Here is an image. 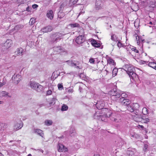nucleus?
<instances>
[{
    "instance_id": "f8f14e48",
    "label": "nucleus",
    "mask_w": 156,
    "mask_h": 156,
    "mask_svg": "<svg viewBox=\"0 0 156 156\" xmlns=\"http://www.w3.org/2000/svg\"><path fill=\"white\" fill-rule=\"evenodd\" d=\"M23 50L21 48H18L16 49L15 51V55H14L12 56L14 58L16 57L17 56L21 55L22 56L23 55Z\"/></svg>"
},
{
    "instance_id": "7ed1b4c3",
    "label": "nucleus",
    "mask_w": 156,
    "mask_h": 156,
    "mask_svg": "<svg viewBox=\"0 0 156 156\" xmlns=\"http://www.w3.org/2000/svg\"><path fill=\"white\" fill-rule=\"evenodd\" d=\"M121 91L119 90H111L109 92V94L111 95V99L116 100L121 96Z\"/></svg>"
},
{
    "instance_id": "0e129e2a",
    "label": "nucleus",
    "mask_w": 156,
    "mask_h": 156,
    "mask_svg": "<svg viewBox=\"0 0 156 156\" xmlns=\"http://www.w3.org/2000/svg\"><path fill=\"white\" fill-rule=\"evenodd\" d=\"M94 156H99L98 154H94Z\"/></svg>"
},
{
    "instance_id": "20e7f679",
    "label": "nucleus",
    "mask_w": 156,
    "mask_h": 156,
    "mask_svg": "<svg viewBox=\"0 0 156 156\" xmlns=\"http://www.w3.org/2000/svg\"><path fill=\"white\" fill-rule=\"evenodd\" d=\"M139 106L138 104L135 103L129 104L127 106V110L131 112H137L139 111Z\"/></svg>"
},
{
    "instance_id": "f3484780",
    "label": "nucleus",
    "mask_w": 156,
    "mask_h": 156,
    "mask_svg": "<svg viewBox=\"0 0 156 156\" xmlns=\"http://www.w3.org/2000/svg\"><path fill=\"white\" fill-rule=\"evenodd\" d=\"M103 111H105V115H104V117H109L110 119L112 113H113V112L111 111L106 108H104Z\"/></svg>"
},
{
    "instance_id": "de8ad7c7",
    "label": "nucleus",
    "mask_w": 156,
    "mask_h": 156,
    "mask_svg": "<svg viewBox=\"0 0 156 156\" xmlns=\"http://www.w3.org/2000/svg\"><path fill=\"white\" fill-rule=\"evenodd\" d=\"M5 83L6 82L5 81H3L2 82H0V88L5 85Z\"/></svg>"
},
{
    "instance_id": "b1692460",
    "label": "nucleus",
    "mask_w": 156,
    "mask_h": 156,
    "mask_svg": "<svg viewBox=\"0 0 156 156\" xmlns=\"http://www.w3.org/2000/svg\"><path fill=\"white\" fill-rule=\"evenodd\" d=\"M107 62L108 64L114 66L116 64L114 60L109 57L107 58Z\"/></svg>"
},
{
    "instance_id": "79ce46f5",
    "label": "nucleus",
    "mask_w": 156,
    "mask_h": 156,
    "mask_svg": "<svg viewBox=\"0 0 156 156\" xmlns=\"http://www.w3.org/2000/svg\"><path fill=\"white\" fill-rule=\"evenodd\" d=\"M117 42H118V43L117 44V45L119 48H120L121 47H123L124 46V44H122L119 41H117Z\"/></svg>"
},
{
    "instance_id": "338daca9",
    "label": "nucleus",
    "mask_w": 156,
    "mask_h": 156,
    "mask_svg": "<svg viewBox=\"0 0 156 156\" xmlns=\"http://www.w3.org/2000/svg\"><path fill=\"white\" fill-rule=\"evenodd\" d=\"M0 156H4L2 154L0 153Z\"/></svg>"
},
{
    "instance_id": "5701e85b",
    "label": "nucleus",
    "mask_w": 156,
    "mask_h": 156,
    "mask_svg": "<svg viewBox=\"0 0 156 156\" xmlns=\"http://www.w3.org/2000/svg\"><path fill=\"white\" fill-rule=\"evenodd\" d=\"M69 6V3L68 0H63L61 4L60 8H62L64 7Z\"/></svg>"
},
{
    "instance_id": "69168bd1",
    "label": "nucleus",
    "mask_w": 156,
    "mask_h": 156,
    "mask_svg": "<svg viewBox=\"0 0 156 156\" xmlns=\"http://www.w3.org/2000/svg\"><path fill=\"white\" fill-rule=\"evenodd\" d=\"M155 69L156 70V65L155 66H154V68H153Z\"/></svg>"
},
{
    "instance_id": "f704fd0d",
    "label": "nucleus",
    "mask_w": 156,
    "mask_h": 156,
    "mask_svg": "<svg viewBox=\"0 0 156 156\" xmlns=\"http://www.w3.org/2000/svg\"><path fill=\"white\" fill-rule=\"evenodd\" d=\"M8 93L5 91H2L0 92V97H5L8 95Z\"/></svg>"
},
{
    "instance_id": "4c0bfd02",
    "label": "nucleus",
    "mask_w": 156,
    "mask_h": 156,
    "mask_svg": "<svg viewBox=\"0 0 156 156\" xmlns=\"http://www.w3.org/2000/svg\"><path fill=\"white\" fill-rule=\"evenodd\" d=\"M148 110L146 108H144L142 109V113L144 115H147L148 113Z\"/></svg>"
},
{
    "instance_id": "4d7b16f0",
    "label": "nucleus",
    "mask_w": 156,
    "mask_h": 156,
    "mask_svg": "<svg viewBox=\"0 0 156 156\" xmlns=\"http://www.w3.org/2000/svg\"><path fill=\"white\" fill-rule=\"evenodd\" d=\"M145 121L143 122L145 123H147L149 121V119L148 118H145Z\"/></svg>"
},
{
    "instance_id": "7c9ffc66",
    "label": "nucleus",
    "mask_w": 156,
    "mask_h": 156,
    "mask_svg": "<svg viewBox=\"0 0 156 156\" xmlns=\"http://www.w3.org/2000/svg\"><path fill=\"white\" fill-rule=\"evenodd\" d=\"M69 25L72 28L74 27H79L80 26L79 24L77 23H71Z\"/></svg>"
},
{
    "instance_id": "6ab92c4d",
    "label": "nucleus",
    "mask_w": 156,
    "mask_h": 156,
    "mask_svg": "<svg viewBox=\"0 0 156 156\" xmlns=\"http://www.w3.org/2000/svg\"><path fill=\"white\" fill-rule=\"evenodd\" d=\"M46 15L49 19L50 20H52L53 18L54 15L53 11L51 10H48L47 11Z\"/></svg>"
},
{
    "instance_id": "6e6d98bb",
    "label": "nucleus",
    "mask_w": 156,
    "mask_h": 156,
    "mask_svg": "<svg viewBox=\"0 0 156 156\" xmlns=\"http://www.w3.org/2000/svg\"><path fill=\"white\" fill-rule=\"evenodd\" d=\"M143 40L141 38V37H140V38H139V40H138V42L139 44L140 43L143 42Z\"/></svg>"
},
{
    "instance_id": "603ef678",
    "label": "nucleus",
    "mask_w": 156,
    "mask_h": 156,
    "mask_svg": "<svg viewBox=\"0 0 156 156\" xmlns=\"http://www.w3.org/2000/svg\"><path fill=\"white\" fill-rule=\"evenodd\" d=\"M97 42L95 40H94L91 41V44H92V45L94 46L95 44H96V43H97Z\"/></svg>"
},
{
    "instance_id": "c85d7f7f",
    "label": "nucleus",
    "mask_w": 156,
    "mask_h": 156,
    "mask_svg": "<svg viewBox=\"0 0 156 156\" xmlns=\"http://www.w3.org/2000/svg\"><path fill=\"white\" fill-rule=\"evenodd\" d=\"M69 3V6H72L74 4L77 3V0H68Z\"/></svg>"
},
{
    "instance_id": "e433bc0d",
    "label": "nucleus",
    "mask_w": 156,
    "mask_h": 156,
    "mask_svg": "<svg viewBox=\"0 0 156 156\" xmlns=\"http://www.w3.org/2000/svg\"><path fill=\"white\" fill-rule=\"evenodd\" d=\"M156 64V63L154 62H149L148 64V66L153 68L155 66Z\"/></svg>"
},
{
    "instance_id": "8fccbe9b",
    "label": "nucleus",
    "mask_w": 156,
    "mask_h": 156,
    "mask_svg": "<svg viewBox=\"0 0 156 156\" xmlns=\"http://www.w3.org/2000/svg\"><path fill=\"white\" fill-rule=\"evenodd\" d=\"M100 44L99 43H97H97H96V44H95L94 46L97 48H98L100 47Z\"/></svg>"
},
{
    "instance_id": "f03ea898",
    "label": "nucleus",
    "mask_w": 156,
    "mask_h": 156,
    "mask_svg": "<svg viewBox=\"0 0 156 156\" xmlns=\"http://www.w3.org/2000/svg\"><path fill=\"white\" fill-rule=\"evenodd\" d=\"M29 86L33 89L38 92H40L43 89V87L38 83L34 81H30L29 84Z\"/></svg>"
},
{
    "instance_id": "f257e3e1",
    "label": "nucleus",
    "mask_w": 156,
    "mask_h": 156,
    "mask_svg": "<svg viewBox=\"0 0 156 156\" xmlns=\"http://www.w3.org/2000/svg\"><path fill=\"white\" fill-rule=\"evenodd\" d=\"M123 69L126 72L131 78L134 80L138 77V75L135 73V69L133 66L130 64H125L123 66Z\"/></svg>"
},
{
    "instance_id": "58836bf2",
    "label": "nucleus",
    "mask_w": 156,
    "mask_h": 156,
    "mask_svg": "<svg viewBox=\"0 0 156 156\" xmlns=\"http://www.w3.org/2000/svg\"><path fill=\"white\" fill-rule=\"evenodd\" d=\"M51 0H44L43 3L46 6H47L50 4Z\"/></svg>"
},
{
    "instance_id": "774afa93",
    "label": "nucleus",
    "mask_w": 156,
    "mask_h": 156,
    "mask_svg": "<svg viewBox=\"0 0 156 156\" xmlns=\"http://www.w3.org/2000/svg\"><path fill=\"white\" fill-rule=\"evenodd\" d=\"M27 156H32V155L31 154H28V155Z\"/></svg>"
},
{
    "instance_id": "a19ab883",
    "label": "nucleus",
    "mask_w": 156,
    "mask_h": 156,
    "mask_svg": "<svg viewBox=\"0 0 156 156\" xmlns=\"http://www.w3.org/2000/svg\"><path fill=\"white\" fill-rule=\"evenodd\" d=\"M127 94L125 93H122L121 92V98H126V97H127Z\"/></svg>"
},
{
    "instance_id": "a18cd8bd",
    "label": "nucleus",
    "mask_w": 156,
    "mask_h": 156,
    "mask_svg": "<svg viewBox=\"0 0 156 156\" xmlns=\"http://www.w3.org/2000/svg\"><path fill=\"white\" fill-rule=\"evenodd\" d=\"M148 147V145L147 144H145L144 145V147L143 148L144 151H147V148Z\"/></svg>"
},
{
    "instance_id": "09e8293b",
    "label": "nucleus",
    "mask_w": 156,
    "mask_h": 156,
    "mask_svg": "<svg viewBox=\"0 0 156 156\" xmlns=\"http://www.w3.org/2000/svg\"><path fill=\"white\" fill-rule=\"evenodd\" d=\"M89 62L91 63H94V58H91L89 60Z\"/></svg>"
},
{
    "instance_id": "864d4df0",
    "label": "nucleus",
    "mask_w": 156,
    "mask_h": 156,
    "mask_svg": "<svg viewBox=\"0 0 156 156\" xmlns=\"http://www.w3.org/2000/svg\"><path fill=\"white\" fill-rule=\"evenodd\" d=\"M38 7V5L37 4H34L32 5V7L34 9H36Z\"/></svg>"
},
{
    "instance_id": "c03bdc74",
    "label": "nucleus",
    "mask_w": 156,
    "mask_h": 156,
    "mask_svg": "<svg viewBox=\"0 0 156 156\" xmlns=\"http://www.w3.org/2000/svg\"><path fill=\"white\" fill-rule=\"evenodd\" d=\"M58 87L59 90H61L63 89V87L62 84L60 83L58 84Z\"/></svg>"
},
{
    "instance_id": "412c9836",
    "label": "nucleus",
    "mask_w": 156,
    "mask_h": 156,
    "mask_svg": "<svg viewBox=\"0 0 156 156\" xmlns=\"http://www.w3.org/2000/svg\"><path fill=\"white\" fill-rule=\"evenodd\" d=\"M149 6L152 8H156V0H149L148 2Z\"/></svg>"
},
{
    "instance_id": "1a4fd4ad",
    "label": "nucleus",
    "mask_w": 156,
    "mask_h": 156,
    "mask_svg": "<svg viewBox=\"0 0 156 156\" xmlns=\"http://www.w3.org/2000/svg\"><path fill=\"white\" fill-rule=\"evenodd\" d=\"M139 111L137 112H135V115L133 116V118L136 122H139L142 121L143 119L141 118V115L139 113Z\"/></svg>"
},
{
    "instance_id": "9d476101",
    "label": "nucleus",
    "mask_w": 156,
    "mask_h": 156,
    "mask_svg": "<svg viewBox=\"0 0 156 156\" xmlns=\"http://www.w3.org/2000/svg\"><path fill=\"white\" fill-rule=\"evenodd\" d=\"M119 101L122 105L127 106L131 103V101L129 99L123 98H120L119 99Z\"/></svg>"
},
{
    "instance_id": "2f4dec72",
    "label": "nucleus",
    "mask_w": 156,
    "mask_h": 156,
    "mask_svg": "<svg viewBox=\"0 0 156 156\" xmlns=\"http://www.w3.org/2000/svg\"><path fill=\"white\" fill-rule=\"evenodd\" d=\"M67 64L70 66L73 67L74 61L70 60L66 62Z\"/></svg>"
},
{
    "instance_id": "c9c22d12",
    "label": "nucleus",
    "mask_w": 156,
    "mask_h": 156,
    "mask_svg": "<svg viewBox=\"0 0 156 156\" xmlns=\"http://www.w3.org/2000/svg\"><path fill=\"white\" fill-rule=\"evenodd\" d=\"M68 109V106L66 105H63L62 107L61 110L62 111H66Z\"/></svg>"
},
{
    "instance_id": "c756f323",
    "label": "nucleus",
    "mask_w": 156,
    "mask_h": 156,
    "mask_svg": "<svg viewBox=\"0 0 156 156\" xmlns=\"http://www.w3.org/2000/svg\"><path fill=\"white\" fill-rule=\"evenodd\" d=\"M87 0H77V4L79 5H83L85 4Z\"/></svg>"
},
{
    "instance_id": "473e14b6",
    "label": "nucleus",
    "mask_w": 156,
    "mask_h": 156,
    "mask_svg": "<svg viewBox=\"0 0 156 156\" xmlns=\"http://www.w3.org/2000/svg\"><path fill=\"white\" fill-rule=\"evenodd\" d=\"M118 71V69L117 68H115L113 69L112 71V76L113 77H115L117 75Z\"/></svg>"
},
{
    "instance_id": "bb28decb",
    "label": "nucleus",
    "mask_w": 156,
    "mask_h": 156,
    "mask_svg": "<svg viewBox=\"0 0 156 156\" xmlns=\"http://www.w3.org/2000/svg\"><path fill=\"white\" fill-rule=\"evenodd\" d=\"M111 39L112 41L115 42H117L120 40L119 38H118L116 35L113 34L111 35Z\"/></svg>"
},
{
    "instance_id": "393cba45",
    "label": "nucleus",
    "mask_w": 156,
    "mask_h": 156,
    "mask_svg": "<svg viewBox=\"0 0 156 156\" xmlns=\"http://www.w3.org/2000/svg\"><path fill=\"white\" fill-rule=\"evenodd\" d=\"M34 133H37L42 137H43L44 133L42 130L39 129H34Z\"/></svg>"
},
{
    "instance_id": "37998d69",
    "label": "nucleus",
    "mask_w": 156,
    "mask_h": 156,
    "mask_svg": "<svg viewBox=\"0 0 156 156\" xmlns=\"http://www.w3.org/2000/svg\"><path fill=\"white\" fill-rule=\"evenodd\" d=\"M131 49L132 51H134L135 52L137 53H138L139 52V51L136 49V48L134 47H132L131 48Z\"/></svg>"
},
{
    "instance_id": "4be33fe9",
    "label": "nucleus",
    "mask_w": 156,
    "mask_h": 156,
    "mask_svg": "<svg viewBox=\"0 0 156 156\" xmlns=\"http://www.w3.org/2000/svg\"><path fill=\"white\" fill-rule=\"evenodd\" d=\"M12 41L10 39H8L4 43V46L6 49H8L11 46Z\"/></svg>"
},
{
    "instance_id": "72a5a7b5",
    "label": "nucleus",
    "mask_w": 156,
    "mask_h": 156,
    "mask_svg": "<svg viewBox=\"0 0 156 156\" xmlns=\"http://www.w3.org/2000/svg\"><path fill=\"white\" fill-rule=\"evenodd\" d=\"M44 123L46 125L50 126L52 125V121L51 120H47L45 121Z\"/></svg>"
},
{
    "instance_id": "680f3d73",
    "label": "nucleus",
    "mask_w": 156,
    "mask_h": 156,
    "mask_svg": "<svg viewBox=\"0 0 156 156\" xmlns=\"http://www.w3.org/2000/svg\"><path fill=\"white\" fill-rule=\"evenodd\" d=\"M4 103L3 101H0V105Z\"/></svg>"
},
{
    "instance_id": "49530a36",
    "label": "nucleus",
    "mask_w": 156,
    "mask_h": 156,
    "mask_svg": "<svg viewBox=\"0 0 156 156\" xmlns=\"http://www.w3.org/2000/svg\"><path fill=\"white\" fill-rule=\"evenodd\" d=\"M73 91V88H69L68 90V92L70 93H72Z\"/></svg>"
},
{
    "instance_id": "a211bd4d",
    "label": "nucleus",
    "mask_w": 156,
    "mask_h": 156,
    "mask_svg": "<svg viewBox=\"0 0 156 156\" xmlns=\"http://www.w3.org/2000/svg\"><path fill=\"white\" fill-rule=\"evenodd\" d=\"M23 123L22 122H20V123H16L14 126V129L15 131H17L21 129L23 126Z\"/></svg>"
},
{
    "instance_id": "13d9d810",
    "label": "nucleus",
    "mask_w": 156,
    "mask_h": 156,
    "mask_svg": "<svg viewBox=\"0 0 156 156\" xmlns=\"http://www.w3.org/2000/svg\"><path fill=\"white\" fill-rule=\"evenodd\" d=\"M140 37L138 36V35H137L136 36V41H137V44H138V40H139V38H140Z\"/></svg>"
},
{
    "instance_id": "6e6552de",
    "label": "nucleus",
    "mask_w": 156,
    "mask_h": 156,
    "mask_svg": "<svg viewBox=\"0 0 156 156\" xmlns=\"http://www.w3.org/2000/svg\"><path fill=\"white\" fill-rule=\"evenodd\" d=\"M22 77L19 74H14L12 77V79L16 84H17L21 80Z\"/></svg>"
},
{
    "instance_id": "2eb2a0df",
    "label": "nucleus",
    "mask_w": 156,
    "mask_h": 156,
    "mask_svg": "<svg viewBox=\"0 0 156 156\" xmlns=\"http://www.w3.org/2000/svg\"><path fill=\"white\" fill-rule=\"evenodd\" d=\"M58 150L59 152H65L67 151V149L63 144L58 143Z\"/></svg>"
},
{
    "instance_id": "0eeeda50",
    "label": "nucleus",
    "mask_w": 156,
    "mask_h": 156,
    "mask_svg": "<svg viewBox=\"0 0 156 156\" xmlns=\"http://www.w3.org/2000/svg\"><path fill=\"white\" fill-rule=\"evenodd\" d=\"M53 51L55 53H61V54H65L67 53L66 51L62 48L60 46H55L53 48Z\"/></svg>"
},
{
    "instance_id": "5fc2aeb1",
    "label": "nucleus",
    "mask_w": 156,
    "mask_h": 156,
    "mask_svg": "<svg viewBox=\"0 0 156 156\" xmlns=\"http://www.w3.org/2000/svg\"><path fill=\"white\" fill-rule=\"evenodd\" d=\"M52 94V91L51 90L47 91V94L48 95H51Z\"/></svg>"
},
{
    "instance_id": "9b49d317",
    "label": "nucleus",
    "mask_w": 156,
    "mask_h": 156,
    "mask_svg": "<svg viewBox=\"0 0 156 156\" xmlns=\"http://www.w3.org/2000/svg\"><path fill=\"white\" fill-rule=\"evenodd\" d=\"M103 5V2L101 0H96L95 7L97 9H100L102 8Z\"/></svg>"
},
{
    "instance_id": "052dcab7",
    "label": "nucleus",
    "mask_w": 156,
    "mask_h": 156,
    "mask_svg": "<svg viewBox=\"0 0 156 156\" xmlns=\"http://www.w3.org/2000/svg\"><path fill=\"white\" fill-rule=\"evenodd\" d=\"M26 11H28V12H29V11H30V10L29 9V6H28V7H27L26 8Z\"/></svg>"
},
{
    "instance_id": "dca6fc26",
    "label": "nucleus",
    "mask_w": 156,
    "mask_h": 156,
    "mask_svg": "<svg viewBox=\"0 0 156 156\" xmlns=\"http://www.w3.org/2000/svg\"><path fill=\"white\" fill-rule=\"evenodd\" d=\"M105 104L103 101H98L96 104V107L98 109H103L104 110L103 107L104 106Z\"/></svg>"
},
{
    "instance_id": "cd10ccee",
    "label": "nucleus",
    "mask_w": 156,
    "mask_h": 156,
    "mask_svg": "<svg viewBox=\"0 0 156 156\" xmlns=\"http://www.w3.org/2000/svg\"><path fill=\"white\" fill-rule=\"evenodd\" d=\"M133 150H130L129 149H128L126 153L129 156H134L135 150L134 149H133Z\"/></svg>"
},
{
    "instance_id": "ea45409f",
    "label": "nucleus",
    "mask_w": 156,
    "mask_h": 156,
    "mask_svg": "<svg viewBox=\"0 0 156 156\" xmlns=\"http://www.w3.org/2000/svg\"><path fill=\"white\" fill-rule=\"evenodd\" d=\"M35 22V20L34 18H32L30 19V25H33Z\"/></svg>"
},
{
    "instance_id": "39448f33",
    "label": "nucleus",
    "mask_w": 156,
    "mask_h": 156,
    "mask_svg": "<svg viewBox=\"0 0 156 156\" xmlns=\"http://www.w3.org/2000/svg\"><path fill=\"white\" fill-rule=\"evenodd\" d=\"M110 120L115 122H119L121 120V116L118 112H113L112 113Z\"/></svg>"
},
{
    "instance_id": "bf43d9fd",
    "label": "nucleus",
    "mask_w": 156,
    "mask_h": 156,
    "mask_svg": "<svg viewBox=\"0 0 156 156\" xmlns=\"http://www.w3.org/2000/svg\"><path fill=\"white\" fill-rule=\"evenodd\" d=\"M34 150H37V151H40V152H41L42 153H43V151L41 150V149H37V150H36L35 149H34Z\"/></svg>"
},
{
    "instance_id": "4468645a",
    "label": "nucleus",
    "mask_w": 156,
    "mask_h": 156,
    "mask_svg": "<svg viewBox=\"0 0 156 156\" xmlns=\"http://www.w3.org/2000/svg\"><path fill=\"white\" fill-rule=\"evenodd\" d=\"M104 116L101 115L99 112H96L94 115V119H101L102 121H105V119H104Z\"/></svg>"
},
{
    "instance_id": "423d86ee",
    "label": "nucleus",
    "mask_w": 156,
    "mask_h": 156,
    "mask_svg": "<svg viewBox=\"0 0 156 156\" xmlns=\"http://www.w3.org/2000/svg\"><path fill=\"white\" fill-rule=\"evenodd\" d=\"M62 36V34L59 33L53 34L51 36V42L53 43L57 42L61 39Z\"/></svg>"
},
{
    "instance_id": "e2e57ef3",
    "label": "nucleus",
    "mask_w": 156,
    "mask_h": 156,
    "mask_svg": "<svg viewBox=\"0 0 156 156\" xmlns=\"http://www.w3.org/2000/svg\"><path fill=\"white\" fill-rule=\"evenodd\" d=\"M139 126H140V128H142V129H143V128H144V126H142V125L140 126V125H139Z\"/></svg>"
},
{
    "instance_id": "3c124183",
    "label": "nucleus",
    "mask_w": 156,
    "mask_h": 156,
    "mask_svg": "<svg viewBox=\"0 0 156 156\" xmlns=\"http://www.w3.org/2000/svg\"><path fill=\"white\" fill-rule=\"evenodd\" d=\"M134 136H135V137L136 139H139L140 137V136L137 134H134Z\"/></svg>"
},
{
    "instance_id": "a878e982",
    "label": "nucleus",
    "mask_w": 156,
    "mask_h": 156,
    "mask_svg": "<svg viewBox=\"0 0 156 156\" xmlns=\"http://www.w3.org/2000/svg\"><path fill=\"white\" fill-rule=\"evenodd\" d=\"M52 27L51 26H48L42 28L41 29V31L43 32L46 33L51 31L52 30Z\"/></svg>"
},
{
    "instance_id": "ddd939ff",
    "label": "nucleus",
    "mask_w": 156,
    "mask_h": 156,
    "mask_svg": "<svg viewBox=\"0 0 156 156\" xmlns=\"http://www.w3.org/2000/svg\"><path fill=\"white\" fill-rule=\"evenodd\" d=\"M75 41L78 44H80L83 43L85 41L84 36L80 35L78 36L76 38Z\"/></svg>"
},
{
    "instance_id": "aec40b11",
    "label": "nucleus",
    "mask_w": 156,
    "mask_h": 156,
    "mask_svg": "<svg viewBox=\"0 0 156 156\" xmlns=\"http://www.w3.org/2000/svg\"><path fill=\"white\" fill-rule=\"evenodd\" d=\"M73 67L76 68L81 69L82 68V66L79 61L74 60L73 62Z\"/></svg>"
}]
</instances>
